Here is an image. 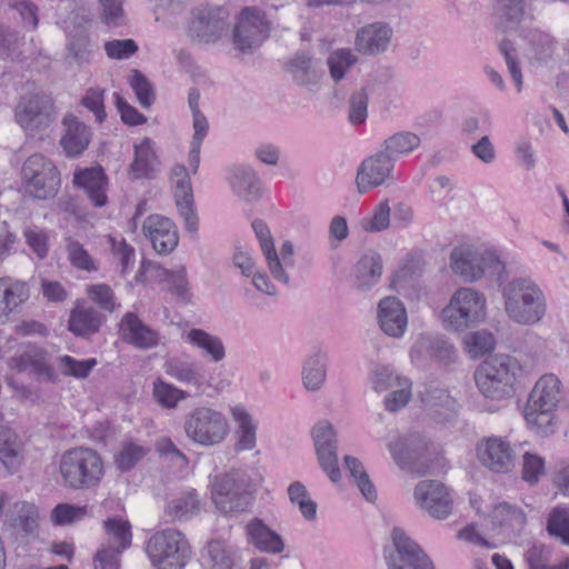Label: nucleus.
Instances as JSON below:
<instances>
[{"label": "nucleus", "mask_w": 569, "mask_h": 569, "mask_svg": "<svg viewBox=\"0 0 569 569\" xmlns=\"http://www.w3.org/2000/svg\"><path fill=\"white\" fill-rule=\"evenodd\" d=\"M502 298L506 315L518 325H538L547 313L546 295L530 278L509 281L502 289Z\"/></svg>", "instance_id": "nucleus-1"}, {"label": "nucleus", "mask_w": 569, "mask_h": 569, "mask_svg": "<svg viewBox=\"0 0 569 569\" xmlns=\"http://www.w3.org/2000/svg\"><path fill=\"white\" fill-rule=\"evenodd\" d=\"M59 470L64 485L79 490L97 488L104 476L101 456L87 447L67 450L60 458Z\"/></svg>", "instance_id": "nucleus-2"}, {"label": "nucleus", "mask_w": 569, "mask_h": 569, "mask_svg": "<svg viewBox=\"0 0 569 569\" xmlns=\"http://www.w3.org/2000/svg\"><path fill=\"white\" fill-rule=\"evenodd\" d=\"M146 552L154 569H183L192 557L189 540L173 528L154 532L146 542Z\"/></svg>", "instance_id": "nucleus-3"}, {"label": "nucleus", "mask_w": 569, "mask_h": 569, "mask_svg": "<svg viewBox=\"0 0 569 569\" xmlns=\"http://www.w3.org/2000/svg\"><path fill=\"white\" fill-rule=\"evenodd\" d=\"M518 361L509 356H496L486 360L475 371L477 388L486 398L501 400L515 392Z\"/></svg>", "instance_id": "nucleus-4"}, {"label": "nucleus", "mask_w": 569, "mask_h": 569, "mask_svg": "<svg viewBox=\"0 0 569 569\" xmlns=\"http://www.w3.org/2000/svg\"><path fill=\"white\" fill-rule=\"evenodd\" d=\"M450 267L466 282H476L486 276H500L503 262L493 250L472 244H460L450 252Z\"/></svg>", "instance_id": "nucleus-5"}, {"label": "nucleus", "mask_w": 569, "mask_h": 569, "mask_svg": "<svg viewBox=\"0 0 569 569\" xmlns=\"http://www.w3.org/2000/svg\"><path fill=\"white\" fill-rule=\"evenodd\" d=\"M186 437L201 447H214L222 443L230 431L227 417L209 406L191 409L183 419Z\"/></svg>", "instance_id": "nucleus-6"}, {"label": "nucleus", "mask_w": 569, "mask_h": 569, "mask_svg": "<svg viewBox=\"0 0 569 569\" xmlns=\"http://www.w3.org/2000/svg\"><path fill=\"white\" fill-rule=\"evenodd\" d=\"M562 399L561 381L552 373L543 375L529 393L523 415L528 423L543 432L552 431V412Z\"/></svg>", "instance_id": "nucleus-7"}, {"label": "nucleus", "mask_w": 569, "mask_h": 569, "mask_svg": "<svg viewBox=\"0 0 569 569\" xmlns=\"http://www.w3.org/2000/svg\"><path fill=\"white\" fill-rule=\"evenodd\" d=\"M389 450L399 465L418 475L426 473L441 453L439 445L419 431H411L389 443Z\"/></svg>", "instance_id": "nucleus-8"}, {"label": "nucleus", "mask_w": 569, "mask_h": 569, "mask_svg": "<svg viewBox=\"0 0 569 569\" xmlns=\"http://www.w3.org/2000/svg\"><path fill=\"white\" fill-rule=\"evenodd\" d=\"M486 303L482 293L471 288H460L443 309V321L451 330L465 331L485 320Z\"/></svg>", "instance_id": "nucleus-9"}, {"label": "nucleus", "mask_w": 569, "mask_h": 569, "mask_svg": "<svg viewBox=\"0 0 569 569\" xmlns=\"http://www.w3.org/2000/svg\"><path fill=\"white\" fill-rule=\"evenodd\" d=\"M388 569H436L432 559L407 532L395 527L390 543L383 547Z\"/></svg>", "instance_id": "nucleus-10"}, {"label": "nucleus", "mask_w": 569, "mask_h": 569, "mask_svg": "<svg viewBox=\"0 0 569 569\" xmlns=\"http://www.w3.org/2000/svg\"><path fill=\"white\" fill-rule=\"evenodd\" d=\"M26 191L36 199L53 198L60 187V172L53 162L42 154L30 156L22 166Z\"/></svg>", "instance_id": "nucleus-11"}, {"label": "nucleus", "mask_w": 569, "mask_h": 569, "mask_svg": "<svg viewBox=\"0 0 569 569\" xmlns=\"http://www.w3.org/2000/svg\"><path fill=\"white\" fill-rule=\"evenodd\" d=\"M17 123L27 132L38 133L50 128L57 120L53 99L46 93H27L14 108Z\"/></svg>", "instance_id": "nucleus-12"}, {"label": "nucleus", "mask_w": 569, "mask_h": 569, "mask_svg": "<svg viewBox=\"0 0 569 569\" xmlns=\"http://www.w3.org/2000/svg\"><path fill=\"white\" fill-rule=\"evenodd\" d=\"M476 456L479 463L493 473H509L516 466V451L501 437L491 436L478 441Z\"/></svg>", "instance_id": "nucleus-13"}, {"label": "nucleus", "mask_w": 569, "mask_h": 569, "mask_svg": "<svg viewBox=\"0 0 569 569\" xmlns=\"http://www.w3.org/2000/svg\"><path fill=\"white\" fill-rule=\"evenodd\" d=\"M269 36V23L263 13L254 8H244L233 29V44L242 51H250L259 46Z\"/></svg>", "instance_id": "nucleus-14"}, {"label": "nucleus", "mask_w": 569, "mask_h": 569, "mask_svg": "<svg viewBox=\"0 0 569 569\" xmlns=\"http://www.w3.org/2000/svg\"><path fill=\"white\" fill-rule=\"evenodd\" d=\"M311 436L321 469L332 482H337L340 479V469L338 467L337 432L332 423L328 420L319 421L313 426Z\"/></svg>", "instance_id": "nucleus-15"}, {"label": "nucleus", "mask_w": 569, "mask_h": 569, "mask_svg": "<svg viewBox=\"0 0 569 569\" xmlns=\"http://www.w3.org/2000/svg\"><path fill=\"white\" fill-rule=\"evenodd\" d=\"M395 162L381 149L367 157L359 166L356 184L359 193L388 183L392 180Z\"/></svg>", "instance_id": "nucleus-16"}, {"label": "nucleus", "mask_w": 569, "mask_h": 569, "mask_svg": "<svg viewBox=\"0 0 569 569\" xmlns=\"http://www.w3.org/2000/svg\"><path fill=\"white\" fill-rule=\"evenodd\" d=\"M261 477L257 473L250 475L242 469H232L218 475L211 481L212 495L232 498L258 495L261 485Z\"/></svg>", "instance_id": "nucleus-17"}, {"label": "nucleus", "mask_w": 569, "mask_h": 569, "mask_svg": "<svg viewBox=\"0 0 569 569\" xmlns=\"http://www.w3.org/2000/svg\"><path fill=\"white\" fill-rule=\"evenodd\" d=\"M176 206L179 214L183 218L186 229L190 233L198 230V217L193 208V193L190 176L183 164H174L170 174Z\"/></svg>", "instance_id": "nucleus-18"}, {"label": "nucleus", "mask_w": 569, "mask_h": 569, "mask_svg": "<svg viewBox=\"0 0 569 569\" xmlns=\"http://www.w3.org/2000/svg\"><path fill=\"white\" fill-rule=\"evenodd\" d=\"M392 38V27L387 22L376 21L357 31L355 48L366 56H379L388 50Z\"/></svg>", "instance_id": "nucleus-19"}, {"label": "nucleus", "mask_w": 569, "mask_h": 569, "mask_svg": "<svg viewBox=\"0 0 569 569\" xmlns=\"http://www.w3.org/2000/svg\"><path fill=\"white\" fill-rule=\"evenodd\" d=\"M144 236L160 254L170 253L178 246V231L174 222L163 216L151 214L142 224Z\"/></svg>", "instance_id": "nucleus-20"}, {"label": "nucleus", "mask_w": 569, "mask_h": 569, "mask_svg": "<svg viewBox=\"0 0 569 569\" xmlns=\"http://www.w3.org/2000/svg\"><path fill=\"white\" fill-rule=\"evenodd\" d=\"M469 506L477 515L500 527L521 528L526 523L523 510L506 501L493 506L492 500H469Z\"/></svg>", "instance_id": "nucleus-21"}, {"label": "nucleus", "mask_w": 569, "mask_h": 569, "mask_svg": "<svg viewBox=\"0 0 569 569\" xmlns=\"http://www.w3.org/2000/svg\"><path fill=\"white\" fill-rule=\"evenodd\" d=\"M123 341L142 350L156 348L161 342L160 333L146 325L136 313L127 312L119 326Z\"/></svg>", "instance_id": "nucleus-22"}, {"label": "nucleus", "mask_w": 569, "mask_h": 569, "mask_svg": "<svg viewBox=\"0 0 569 569\" xmlns=\"http://www.w3.org/2000/svg\"><path fill=\"white\" fill-rule=\"evenodd\" d=\"M227 16L223 9L200 11L190 23V33L199 42H216L227 29Z\"/></svg>", "instance_id": "nucleus-23"}, {"label": "nucleus", "mask_w": 569, "mask_h": 569, "mask_svg": "<svg viewBox=\"0 0 569 569\" xmlns=\"http://www.w3.org/2000/svg\"><path fill=\"white\" fill-rule=\"evenodd\" d=\"M378 323L380 329L389 337L403 336L408 317L403 303L396 297H386L378 305Z\"/></svg>", "instance_id": "nucleus-24"}, {"label": "nucleus", "mask_w": 569, "mask_h": 569, "mask_svg": "<svg viewBox=\"0 0 569 569\" xmlns=\"http://www.w3.org/2000/svg\"><path fill=\"white\" fill-rule=\"evenodd\" d=\"M73 183L81 188L94 207H103L108 202V178L101 167L86 168L76 171Z\"/></svg>", "instance_id": "nucleus-25"}, {"label": "nucleus", "mask_w": 569, "mask_h": 569, "mask_svg": "<svg viewBox=\"0 0 569 569\" xmlns=\"http://www.w3.org/2000/svg\"><path fill=\"white\" fill-rule=\"evenodd\" d=\"M423 409L437 422L451 420L457 412V402L446 389L426 387L421 392Z\"/></svg>", "instance_id": "nucleus-26"}, {"label": "nucleus", "mask_w": 569, "mask_h": 569, "mask_svg": "<svg viewBox=\"0 0 569 569\" xmlns=\"http://www.w3.org/2000/svg\"><path fill=\"white\" fill-rule=\"evenodd\" d=\"M230 186L234 194L246 202H256L262 196V184L257 172L248 166H233Z\"/></svg>", "instance_id": "nucleus-27"}, {"label": "nucleus", "mask_w": 569, "mask_h": 569, "mask_svg": "<svg viewBox=\"0 0 569 569\" xmlns=\"http://www.w3.org/2000/svg\"><path fill=\"white\" fill-rule=\"evenodd\" d=\"M64 132L60 139V146L68 157L80 156L89 146L91 133L89 128L80 122L73 114H67L62 119Z\"/></svg>", "instance_id": "nucleus-28"}, {"label": "nucleus", "mask_w": 569, "mask_h": 569, "mask_svg": "<svg viewBox=\"0 0 569 569\" xmlns=\"http://www.w3.org/2000/svg\"><path fill=\"white\" fill-rule=\"evenodd\" d=\"M249 542L261 552L279 555L284 550L282 537L260 518L251 519L246 527Z\"/></svg>", "instance_id": "nucleus-29"}, {"label": "nucleus", "mask_w": 569, "mask_h": 569, "mask_svg": "<svg viewBox=\"0 0 569 569\" xmlns=\"http://www.w3.org/2000/svg\"><path fill=\"white\" fill-rule=\"evenodd\" d=\"M410 356L412 359L431 358L440 362H450L456 356V350L442 337L420 336L413 343Z\"/></svg>", "instance_id": "nucleus-30"}, {"label": "nucleus", "mask_w": 569, "mask_h": 569, "mask_svg": "<svg viewBox=\"0 0 569 569\" xmlns=\"http://www.w3.org/2000/svg\"><path fill=\"white\" fill-rule=\"evenodd\" d=\"M30 297L26 281L11 277L0 278V318H6Z\"/></svg>", "instance_id": "nucleus-31"}, {"label": "nucleus", "mask_w": 569, "mask_h": 569, "mask_svg": "<svg viewBox=\"0 0 569 569\" xmlns=\"http://www.w3.org/2000/svg\"><path fill=\"white\" fill-rule=\"evenodd\" d=\"M252 228L260 242V247L266 257L270 273L276 280L288 284L290 278L284 271L283 264L274 249L273 240L268 226L261 220H254L252 222Z\"/></svg>", "instance_id": "nucleus-32"}, {"label": "nucleus", "mask_w": 569, "mask_h": 569, "mask_svg": "<svg viewBox=\"0 0 569 569\" xmlns=\"http://www.w3.org/2000/svg\"><path fill=\"white\" fill-rule=\"evenodd\" d=\"M103 321V316L93 307L78 305L70 312L68 329L78 337L87 338L97 333Z\"/></svg>", "instance_id": "nucleus-33"}, {"label": "nucleus", "mask_w": 569, "mask_h": 569, "mask_svg": "<svg viewBox=\"0 0 569 569\" xmlns=\"http://www.w3.org/2000/svg\"><path fill=\"white\" fill-rule=\"evenodd\" d=\"M231 415L237 422L234 450L237 452L252 450L257 443V422L243 407H234Z\"/></svg>", "instance_id": "nucleus-34"}, {"label": "nucleus", "mask_w": 569, "mask_h": 569, "mask_svg": "<svg viewBox=\"0 0 569 569\" xmlns=\"http://www.w3.org/2000/svg\"><path fill=\"white\" fill-rule=\"evenodd\" d=\"M531 0H496L493 13L502 31L517 30Z\"/></svg>", "instance_id": "nucleus-35"}, {"label": "nucleus", "mask_w": 569, "mask_h": 569, "mask_svg": "<svg viewBox=\"0 0 569 569\" xmlns=\"http://www.w3.org/2000/svg\"><path fill=\"white\" fill-rule=\"evenodd\" d=\"M382 274V260L379 253H365L355 266V286L359 290H368L376 286Z\"/></svg>", "instance_id": "nucleus-36"}, {"label": "nucleus", "mask_w": 569, "mask_h": 569, "mask_svg": "<svg viewBox=\"0 0 569 569\" xmlns=\"http://www.w3.org/2000/svg\"><path fill=\"white\" fill-rule=\"evenodd\" d=\"M9 367L19 372L31 371L38 376L51 377L47 352L37 347H28L21 355L10 358Z\"/></svg>", "instance_id": "nucleus-37"}, {"label": "nucleus", "mask_w": 569, "mask_h": 569, "mask_svg": "<svg viewBox=\"0 0 569 569\" xmlns=\"http://www.w3.org/2000/svg\"><path fill=\"white\" fill-rule=\"evenodd\" d=\"M328 356L325 351L317 350L309 355L302 365V383L308 391H318L325 385L327 378Z\"/></svg>", "instance_id": "nucleus-38"}, {"label": "nucleus", "mask_w": 569, "mask_h": 569, "mask_svg": "<svg viewBox=\"0 0 569 569\" xmlns=\"http://www.w3.org/2000/svg\"><path fill=\"white\" fill-rule=\"evenodd\" d=\"M287 70L298 86L309 90H312L321 78V74L313 66L312 58L305 52L296 53L288 61Z\"/></svg>", "instance_id": "nucleus-39"}, {"label": "nucleus", "mask_w": 569, "mask_h": 569, "mask_svg": "<svg viewBox=\"0 0 569 569\" xmlns=\"http://www.w3.org/2000/svg\"><path fill=\"white\" fill-rule=\"evenodd\" d=\"M201 557L208 569H232L233 567V549L220 539L208 541Z\"/></svg>", "instance_id": "nucleus-40"}, {"label": "nucleus", "mask_w": 569, "mask_h": 569, "mask_svg": "<svg viewBox=\"0 0 569 569\" xmlns=\"http://www.w3.org/2000/svg\"><path fill=\"white\" fill-rule=\"evenodd\" d=\"M187 342L202 350L211 361L219 362L226 357V348L222 340L202 329H191L186 336Z\"/></svg>", "instance_id": "nucleus-41"}, {"label": "nucleus", "mask_w": 569, "mask_h": 569, "mask_svg": "<svg viewBox=\"0 0 569 569\" xmlns=\"http://www.w3.org/2000/svg\"><path fill=\"white\" fill-rule=\"evenodd\" d=\"M39 512L37 507L28 501L21 500L13 505L8 523L13 528L26 533H32L38 528Z\"/></svg>", "instance_id": "nucleus-42"}, {"label": "nucleus", "mask_w": 569, "mask_h": 569, "mask_svg": "<svg viewBox=\"0 0 569 569\" xmlns=\"http://www.w3.org/2000/svg\"><path fill=\"white\" fill-rule=\"evenodd\" d=\"M157 164L158 160L149 139L134 147V159L130 166V173L134 179L151 178Z\"/></svg>", "instance_id": "nucleus-43"}, {"label": "nucleus", "mask_w": 569, "mask_h": 569, "mask_svg": "<svg viewBox=\"0 0 569 569\" xmlns=\"http://www.w3.org/2000/svg\"><path fill=\"white\" fill-rule=\"evenodd\" d=\"M22 443L16 432L8 428H0V461L14 471L21 461Z\"/></svg>", "instance_id": "nucleus-44"}, {"label": "nucleus", "mask_w": 569, "mask_h": 569, "mask_svg": "<svg viewBox=\"0 0 569 569\" xmlns=\"http://www.w3.org/2000/svg\"><path fill=\"white\" fill-rule=\"evenodd\" d=\"M420 138L416 133L401 131L387 138L381 150L385 151L395 162L398 158L407 156L420 146Z\"/></svg>", "instance_id": "nucleus-45"}, {"label": "nucleus", "mask_w": 569, "mask_h": 569, "mask_svg": "<svg viewBox=\"0 0 569 569\" xmlns=\"http://www.w3.org/2000/svg\"><path fill=\"white\" fill-rule=\"evenodd\" d=\"M164 372L181 383L191 385L201 388L203 377L198 372L192 362L179 360L177 358L166 360L163 365Z\"/></svg>", "instance_id": "nucleus-46"}, {"label": "nucleus", "mask_w": 569, "mask_h": 569, "mask_svg": "<svg viewBox=\"0 0 569 569\" xmlns=\"http://www.w3.org/2000/svg\"><path fill=\"white\" fill-rule=\"evenodd\" d=\"M64 248L70 264L77 270L94 272L99 269L96 259L89 253L88 250L84 249L83 244L74 238L66 237Z\"/></svg>", "instance_id": "nucleus-47"}, {"label": "nucleus", "mask_w": 569, "mask_h": 569, "mask_svg": "<svg viewBox=\"0 0 569 569\" xmlns=\"http://www.w3.org/2000/svg\"><path fill=\"white\" fill-rule=\"evenodd\" d=\"M103 528L118 552H123L131 546V525L120 517L108 518L103 521Z\"/></svg>", "instance_id": "nucleus-48"}, {"label": "nucleus", "mask_w": 569, "mask_h": 569, "mask_svg": "<svg viewBox=\"0 0 569 569\" xmlns=\"http://www.w3.org/2000/svg\"><path fill=\"white\" fill-rule=\"evenodd\" d=\"M358 62V57L350 49H338L327 58L330 77L335 82L345 78L347 72Z\"/></svg>", "instance_id": "nucleus-49"}, {"label": "nucleus", "mask_w": 569, "mask_h": 569, "mask_svg": "<svg viewBox=\"0 0 569 569\" xmlns=\"http://www.w3.org/2000/svg\"><path fill=\"white\" fill-rule=\"evenodd\" d=\"M67 48L68 57L78 66L88 63L92 53V47L87 30L81 28L76 32H70V40Z\"/></svg>", "instance_id": "nucleus-50"}, {"label": "nucleus", "mask_w": 569, "mask_h": 569, "mask_svg": "<svg viewBox=\"0 0 569 569\" xmlns=\"http://www.w3.org/2000/svg\"><path fill=\"white\" fill-rule=\"evenodd\" d=\"M200 510V500H168L164 507L166 522L188 521Z\"/></svg>", "instance_id": "nucleus-51"}, {"label": "nucleus", "mask_w": 569, "mask_h": 569, "mask_svg": "<svg viewBox=\"0 0 569 569\" xmlns=\"http://www.w3.org/2000/svg\"><path fill=\"white\" fill-rule=\"evenodd\" d=\"M153 397L164 408H176L178 402L189 397V393L161 379L153 382Z\"/></svg>", "instance_id": "nucleus-52"}, {"label": "nucleus", "mask_w": 569, "mask_h": 569, "mask_svg": "<svg viewBox=\"0 0 569 569\" xmlns=\"http://www.w3.org/2000/svg\"><path fill=\"white\" fill-rule=\"evenodd\" d=\"M345 467L350 472V476L355 479V483L359 488L360 492L365 498L370 496L376 497V488L366 472L362 463L355 457L346 456L343 458Z\"/></svg>", "instance_id": "nucleus-53"}, {"label": "nucleus", "mask_w": 569, "mask_h": 569, "mask_svg": "<svg viewBox=\"0 0 569 569\" xmlns=\"http://www.w3.org/2000/svg\"><path fill=\"white\" fill-rule=\"evenodd\" d=\"M551 552L545 545H533L526 552V560L529 569H568L569 560L566 559L558 565L550 563Z\"/></svg>", "instance_id": "nucleus-54"}, {"label": "nucleus", "mask_w": 569, "mask_h": 569, "mask_svg": "<svg viewBox=\"0 0 569 569\" xmlns=\"http://www.w3.org/2000/svg\"><path fill=\"white\" fill-rule=\"evenodd\" d=\"M547 531L569 546V509L556 507L548 517Z\"/></svg>", "instance_id": "nucleus-55"}, {"label": "nucleus", "mask_w": 569, "mask_h": 569, "mask_svg": "<svg viewBox=\"0 0 569 569\" xmlns=\"http://www.w3.org/2000/svg\"><path fill=\"white\" fill-rule=\"evenodd\" d=\"M499 51L505 59L508 71L515 82L517 91L521 92L523 87V78L516 47L510 40L503 39L499 43Z\"/></svg>", "instance_id": "nucleus-56"}, {"label": "nucleus", "mask_w": 569, "mask_h": 569, "mask_svg": "<svg viewBox=\"0 0 569 569\" xmlns=\"http://www.w3.org/2000/svg\"><path fill=\"white\" fill-rule=\"evenodd\" d=\"M465 343L471 357L477 358L493 350L496 341L491 332L479 330L466 336Z\"/></svg>", "instance_id": "nucleus-57"}, {"label": "nucleus", "mask_w": 569, "mask_h": 569, "mask_svg": "<svg viewBox=\"0 0 569 569\" xmlns=\"http://www.w3.org/2000/svg\"><path fill=\"white\" fill-rule=\"evenodd\" d=\"M22 39L19 33L0 24V47L2 53L12 60H19L23 57Z\"/></svg>", "instance_id": "nucleus-58"}, {"label": "nucleus", "mask_w": 569, "mask_h": 569, "mask_svg": "<svg viewBox=\"0 0 569 569\" xmlns=\"http://www.w3.org/2000/svg\"><path fill=\"white\" fill-rule=\"evenodd\" d=\"M130 86L141 107L149 108L154 101V91L148 79L138 70L131 71Z\"/></svg>", "instance_id": "nucleus-59"}, {"label": "nucleus", "mask_w": 569, "mask_h": 569, "mask_svg": "<svg viewBox=\"0 0 569 569\" xmlns=\"http://www.w3.org/2000/svg\"><path fill=\"white\" fill-rule=\"evenodd\" d=\"M411 398V381L399 380V385L386 396L383 403L386 410L396 412L401 408L406 407Z\"/></svg>", "instance_id": "nucleus-60"}, {"label": "nucleus", "mask_w": 569, "mask_h": 569, "mask_svg": "<svg viewBox=\"0 0 569 569\" xmlns=\"http://www.w3.org/2000/svg\"><path fill=\"white\" fill-rule=\"evenodd\" d=\"M147 450L137 443L126 442L116 457V465L121 471H128L141 460Z\"/></svg>", "instance_id": "nucleus-61"}, {"label": "nucleus", "mask_w": 569, "mask_h": 569, "mask_svg": "<svg viewBox=\"0 0 569 569\" xmlns=\"http://www.w3.org/2000/svg\"><path fill=\"white\" fill-rule=\"evenodd\" d=\"M545 459L536 453L526 452L522 456V479L535 485L539 481L540 477L545 475Z\"/></svg>", "instance_id": "nucleus-62"}, {"label": "nucleus", "mask_w": 569, "mask_h": 569, "mask_svg": "<svg viewBox=\"0 0 569 569\" xmlns=\"http://www.w3.org/2000/svg\"><path fill=\"white\" fill-rule=\"evenodd\" d=\"M417 507L435 520H445L455 512L453 500H417Z\"/></svg>", "instance_id": "nucleus-63"}, {"label": "nucleus", "mask_w": 569, "mask_h": 569, "mask_svg": "<svg viewBox=\"0 0 569 569\" xmlns=\"http://www.w3.org/2000/svg\"><path fill=\"white\" fill-rule=\"evenodd\" d=\"M529 41L532 53L537 60L543 61L551 58L555 50V42L548 33L539 30L531 31Z\"/></svg>", "instance_id": "nucleus-64"}]
</instances>
